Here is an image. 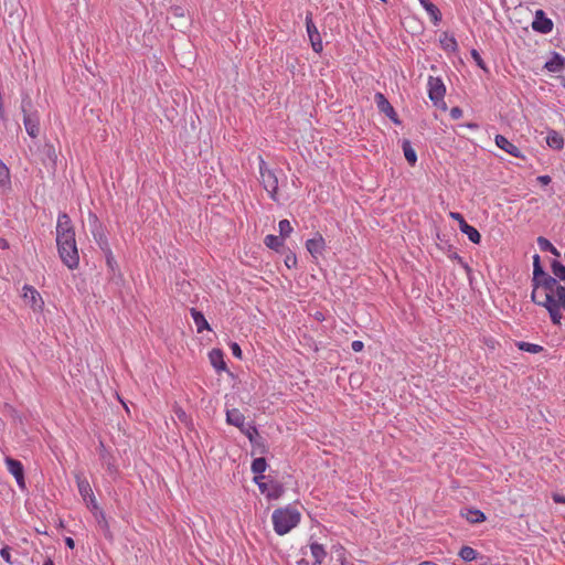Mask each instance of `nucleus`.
<instances>
[{
  "label": "nucleus",
  "mask_w": 565,
  "mask_h": 565,
  "mask_svg": "<svg viewBox=\"0 0 565 565\" xmlns=\"http://www.w3.org/2000/svg\"><path fill=\"white\" fill-rule=\"evenodd\" d=\"M531 298L536 305L547 309L554 324H561L562 311H565V282L562 284L552 277L534 287Z\"/></svg>",
  "instance_id": "nucleus-1"
},
{
  "label": "nucleus",
  "mask_w": 565,
  "mask_h": 565,
  "mask_svg": "<svg viewBox=\"0 0 565 565\" xmlns=\"http://www.w3.org/2000/svg\"><path fill=\"white\" fill-rule=\"evenodd\" d=\"M56 244L62 262L70 268L75 269L79 265V255L75 239V230L71 217L62 213L56 223Z\"/></svg>",
  "instance_id": "nucleus-2"
},
{
  "label": "nucleus",
  "mask_w": 565,
  "mask_h": 565,
  "mask_svg": "<svg viewBox=\"0 0 565 565\" xmlns=\"http://www.w3.org/2000/svg\"><path fill=\"white\" fill-rule=\"evenodd\" d=\"M300 520L301 513L291 505L276 509L271 515L274 530L278 535L289 533L299 524Z\"/></svg>",
  "instance_id": "nucleus-3"
},
{
  "label": "nucleus",
  "mask_w": 565,
  "mask_h": 565,
  "mask_svg": "<svg viewBox=\"0 0 565 565\" xmlns=\"http://www.w3.org/2000/svg\"><path fill=\"white\" fill-rule=\"evenodd\" d=\"M259 173H260V181L264 186V189L268 192L269 196L274 201H278L277 199V191H278V179L273 170H270L266 162L260 159L259 162Z\"/></svg>",
  "instance_id": "nucleus-4"
},
{
  "label": "nucleus",
  "mask_w": 565,
  "mask_h": 565,
  "mask_svg": "<svg viewBox=\"0 0 565 565\" xmlns=\"http://www.w3.org/2000/svg\"><path fill=\"white\" fill-rule=\"evenodd\" d=\"M427 89L429 99L436 105L445 106L444 97L446 94V87L444 82L439 77L429 76L427 81Z\"/></svg>",
  "instance_id": "nucleus-5"
},
{
  "label": "nucleus",
  "mask_w": 565,
  "mask_h": 565,
  "mask_svg": "<svg viewBox=\"0 0 565 565\" xmlns=\"http://www.w3.org/2000/svg\"><path fill=\"white\" fill-rule=\"evenodd\" d=\"M22 298L24 302L34 311L42 312L44 308V300L40 292L30 285H24L22 288Z\"/></svg>",
  "instance_id": "nucleus-6"
},
{
  "label": "nucleus",
  "mask_w": 565,
  "mask_h": 565,
  "mask_svg": "<svg viewBox=\"0 0 565 565\" xmlns=\"http://www.w3.org/2000/svg\"><path fill=\"white\" fill-rule=\"evenodd\" d=\"M306 28L312 50L316 53H320L323 49L322 40L316 24L313 23L311 13H307L306 15Z\"/></svg>",
  "instance_id": "nucleus-7"
},
{
  "label": "nucleus",
  "mask_w": 565,
  "mask_h": 565,
  "mask_svg": "<svg viewBox=\"0 0 565 565\" xmlns=\"http://www.w3.org/2000/svg\"><path fill=\"white\" fill-rule=\"evenodd\" d=\"M23 124L28 135L31 138H36L40 135V116L38 111L26 113L23 108Z\"/></svg>",
  "instance_id": "nucleus-8"
},
{
  "label": "nucleus",
  "mask_w": 565,
  "mask_h": 565,
  "mask_svg": "<svg viewBox=\"0 0 565 565\" xmlns=\"http://www.w3.org/2000/svg\"><path fill=\"white\" fill-rule=\"evenodd\" d=\"M374 100L381 113L385 114L395 124H399L396 111L382 93H376L374 96Z\"/></svg>",
  "instance_id": "nucleus-9"
},
{
  "label": "nucleus",
  "mask_w": 565,
  "mask_h": 565,
  "mask_svg": "<svg viewBox=\"0 0 565 565\" xmlns=\"http://www.w3.org/2000/svg\"><path fill=\"white\" fill-rule=\"evenodd\" d=\"M326 246V239L320 233H317L312 238L306 242L307 250L316 259L323 254Z\"/></svg>",
  "instance_id": "nucleus-10"
},
{
  "label": "nucleus",
  "mask_w": 565,
  "mask_h": 565,
  "mask_svg": "<svg viewBox=\"0 0 565 565\" xmlns=\"http://www.w3.org/2000/svg\"><path fill=\"white\" fill-rule=\"evenodd\" d=\"M532 28L541 33H550L553 30V22L545 15L543 10H537L532 22Z\"/></svg>",
  "instance_id": "nucleus-11"
},
{
  "label": "nucleus",
  "mask_w": 565,
  "mask_h": 565,
  "mask_svg": "<svg viewBox=\"0 0 565 565\" xmlns=\"http://www.w3.org/2000/svg\"><path fill=\"white\" fill-rule=\"evenodd\" d=\"M552 276H550L547 273H545L541 266L540 256L535 254L533 256V279L532 285L533 288L540 286L541 284H544L547 281V279H551Z\"/></svg>",
  "instance_id": "nucleus-12"
},
{
  "label": "nucleus",
  "mask_w": 565,
  "mask_h": 565,
  "mask_svg": "<svg viewBox=\"0 0 565 565\" xmlns=\"http://www.w3.org/2000/svg\"><path fill=\"white\" fill-rule=\"evenodd\" d=\"M6 465L9 470V472L15 478L17 483L20 488H24V473H23V466L19 460H15L13 458H7Z\"/></svg>",
  "instance_id": "nucleus-13"
},
{
  "label": "nucleus",
  "mask_w": 565,
  "mask_h": 565,
  "mask_svg": "<svg viewBox=\"0 0 565 565\" xmlns=\"http://www.w3.org/2000/svg\"><path fill=\"white\" fill-rule=\"evenodd\" d=\"M494 140L495 145L509 154L515 158H524L521 150L514 143L509 141L504 136L497 135Z\"/></svg>",
  "instance_id": "nucleus-14"
},
{
  "label": "nucleus",
  "mask_w": 565,
  "mask_h": 565,
  "mask_svg": "<svg viewBox=\"0 0 565 565\" xmlns=\"http://www.w3.org/2000/svg\"><path fill=\"white\" fill-rule=\"evenodd\" d=\"M209 360L212 366L217 371L222 372L226 370V364L224 361V354L220 349H213L209 353Z\"/></svg>",
  "instance_id": "nucleus-15"
},
{
  "label": "nucleus",
  "mask_w": 565,
  "mask_h": 565,
  "mask_svg": "<svg viewBox=\"0 0 565 565\" xmlns=\"http://www.w3.org/2000/svg\"><path fill=\"white\" fill-rule=\"evenodd\" d=\"M226 422L230 425H233L239 428L241 430H244L245 416L237 408L226 411Z\"/></svg>",
  "instance_id": "nucleus-16"
},
{
  "label": "nucleus",
  "mask_w": 565,
  "mask_h": 565,
  "mask_svg": "<svg viewBox=\"0 0 565 565\" xmlns=\"http://www.w3.org/2000/svg\"><path fill=\"white\" fill-rule=\"evenodd\" d=\"M423 8L426 10L428 15L430 17L434 24H438L441 20V12L440 10L429 0H419Z\"/></svg>",
  "instance_id": "nucleus-17"
},
{
  "label": "nucleus",
  "mask_w": 565,
  "mask_h": 565,
  "mask_svg": "<svg viewBox=\"0 0 565 565\" xmlns=\"http://www.w3.org/2000/svg\"><path fill=\"white\" fill-rule=\"evenodd\" d=\"M311 556L315 558V562L312 565H321L324 557L327 556V552L323 547V545L312 542L309 544Z\"/></svg>",
  "instance_id": "nucleus-18"
},
{
  "label": "nucleus",
  "mask_w": 565,
  "mask_h": 565,
  "mask_svg": "<svg viewBox=\"0 0 565 565\" xmlns=\"http://www.w3.org/2000/svg\"><path fill=\"white\" fill-rule=\"evenodd\" d=\"M191 316L193 318V321L196 326V331L199 333L203 332L204 330H211V327L207 322V320L205 319L204 315L200 311H198L196 309L192 308L191 309Z\"/></svg>",
  "instance_id": "nucleus-19"
},
{
  "label": "nucleus",
  "mask_w": 565,
  "mask_h": 565,
  "mask_svg": "<svg viewBox=\"0 0 565 565\" xmlns=\"http://www.w3.org/2000/svg\"><path fill=\"white\" fill-rule=\"evenodd\" d=\"M76 483H77L78 492L82 495L84 501H87L89 498L94 497L92 487L86 478L77 477Z\"/></svg>",
  "instance_id": "nucleus-20"
},
{
  "label": "nucleus",
  "mask_w": 565,
  "mask_h": 565,
  "mask_svg": "<svg viewBox=\"0 0 565 565\" xmlns=\"http://www.w3.org/2000/svg\"><path fill=\"white\" fill-rule=\"evenodd\" d=\"M439 42H440L441 47L445 51L456 52L458 50V43H457L455 36L449 34V33H447V32H444L440 35Z\"/></svg>",
  "instance_id": "nucleus-21"
},
{
  "label": "nucleus",
  "mask_w": 565,
  "mask_h": 565,
  "mask_svg": "<svg viewBox=\"0 0 565 565\" xmlns=\"http://www.w3.org/2000/svg\"><path fill=\"white\" fill-rule=\"evenodd\" d=\"M545 67L548 72L557 73L564 70L565 58L558 54H555L550 61L545 63Z\"/></svg>",
  "instance_id": "nucleus-22"
},
{
  "label": "nucleus",
  "mask_w": 565,
  "mask_h": 565,
  "mask_svg": "<svg viewBox=\"0 0 565 565\" xmlns=\"http://www.w3.org/2000/svg\"><path fill=\"white\" fill-rule=\"evenodd\" d=\"M403 152L407 162L413 167L417 162V154L414 148L411 145V141L404 139L402 142Z\"/></svg>",
  "instance_id": "nucleus-23"
},
{
  "label": "nucleus",
  "mask_w": 565,
  "mask_h": 565,
  "mask_svg": "<svg viewBox=\"0 0 565 565\" xmlns=\"http://www.w3.org/2000/svg\"><path fill=\"white\" fill-rule=\"evenodd\" d=\"M546 143L553 149H562L564 147V138L557 131H550L546 137Z\"/></svg>",
  "instance_id": "nucleus-24"
},
{
  "label": "nucleus",
  "mask_w": 565,
  "mask_h": 565,
  "mask_svg": "<svg viewBox=\"0 0 565 565\" xmlns=\"http://www.w3.org/2000/svg\"><path fill=\"white\" fill-rule=\"evenodd\" d=\"M10 185H11L10 170L4 164V162L0 159V186L3 189H9Z\"/></svg>",
  "instance_id": "nucleus-25"
},
{
  "label": "nucleus",
  "mask_w": 565,
  "mask_h": 565,
  "mask_svg": "<svg viewBox=\"0 0 565 565\" xmlns=\"http://www.w3.org/2000/svg\"><path fill=\"white\" fill-rule=\"evenodd\" d=\"M460 231L462 233H465L468 238L475 243V244H479L480 241H481V235L480 233L478 232V230L471 225H469L468 223L463 224L461 227H460Z\"/></svg>",
  "instance_id": "nucleus-26"
},
{
  "label": "nucleus",
  "mask_w": 565,
  "mask_h": 565,
  "mask_svg": "<svg viewBox=\"0 0 565 565\" xmlns=\"http://www.w3.org/2000/svg\"><path fill=\"white\" fill-rule=\"evenodd\" d=\"M516 347L519 350L529 352L532 354L541 353L544 350V348L542 345H539L535 343H530V342H524V341L516 342Z\"/></svg>",
  "instance_id": "nucleus-27"
},
{
  "label": "nucleus",
  "mask_w": 565,
  "mask_h": 565,
  "mask_svg": "<svg viewBox=\"0 0 565 565\" xmlns=\"http://www.w3.org/2000/svg\"><path fill=\"white\" fill-rule=\"evenodd\" d=\"M264 243L268 248L278 252L284 245V239L276 235L269 234L265 237Z\"/></svg>",
  "instance_id": "nucleus-28"
},
{
  "label": "nucleus",
  "mask_w": 565,
  "mask_h": 565,
  "mask_svg": "<svg viewBox=\"0 0 565 565\" xmlns=\"http://www.w3.org/2000/svg\"><path fill=\"white\" fill-rule=\"evenodd\" d=\"M95 519H96L99 527L103 530L105 536L111 537L109 524H108L105 513L103 511H98V513H95Z\"/></svg>",
  "instance_id": "nucleus-29"
},
{
  "label": "nucleus",
  "mask_w": 565,
  "mask_h": 565,
  "mask_svg": "<svg viewBox=\"0 0 565 565\" xmlns=\"http://www.w3.org/2000/svg\"><path fill=\"white\" fill-rule=\"evenodd\" d=\"M551 267L554 275L553 278L557 279L559 282L564 281L565 284V266L562 263L554 260Z\"/></svg>",
  "instance_id": "nucleus-30"
},
{
  "label": "nucleus",
  "mask_w": 565,
  "mask_h": 565,
  "mask_svg": "<svg viewBox=\"0 0 565 565\" xmlns=\"http://www.w3.org/2000/svg\"><path fill=\"white\" fill-rule=\"evenodd\" d=\"M267 468V462L265 458H256L252 462V471L255 473V476H264V472Z\"/></svg>",
  "instance_id": "nucleus-31"
},
{
  "label": "nucleus",
  "mask_w": 565,
  "mask_h": 565,
  "mask_svg": "<svg viewBox=\"0 0 565 565\" xmlns=\"http://www.w3.org/2000/svg\"><path fill=\"white\" fill-rule=\"evenodd\" d=\"M466 518L472 524L481 523L486 520L484 513L477 509L468 510Z\"/></svg>",
  "instance_id": "nucleus-32"
},
{
  "label": "nucleus",
  "mask_w": 565,
  "mask_h": 565,
  "mask_svg": "<svg viewBox=\"0 0 565 565\" xmlns=\"http://www.w3.org/2000/svg\"><path fill=\"white\" fill-rule=\"evenodd\" d=\"M477 555V551L470 546H463L459 552V556L466 562H471L476 559Z\"/></svg>",
  "instance_id": "nucleus-33"
},
{
  "label": "nucleus",
  "mask_w": 565,
  "mask_h": 565,
  "mask_svg": "<svg viewBox=\"0 0 565 565\" xmlns=\"http://www.w3.org/2000/svg\"><path fill=\"white\" fill-rule=\"evenodd\" d=\"M284 492L282 486L278 483H270L269 490L267 491V498L271 500L278 499Z\"/></svg>",
  "instance_id": "nucleus-34"
},
{
  "label": "nucleus",
  "mask_w": 565,
  "mask_h": 565,
  "mask_svg": "<svg viewBox=\"0 0 565 565\" xmlns=\"http://www.w3.org/2000/svg\"><path fill=\"white\" fill-rule=\"evenodd\" d=\"M281 238L288 237L292 232V226L288 220H281L278 224Z\"/></svg>",
  "instance_id": "nucleus-35"
},
{
  "label": "nucleus",
  "mask_w": 565,
  "mask_h": 565,
  "mask_svg": "<svg viewBox=\"0 0 565 565\" xmlns=\"http://www.w3.org/2000/svg\"><path fill=\"white\" fill-rule=\"evenodd\" d=\"M265 476H255L254 481L258 484L262 493L267 495V491L269 490L270 484L264 482Z\"/></svg>",
  "instance_id": "nucleus-36"
},
{
  "label": "nucleus",
  "mask_w": 565,
  "mask_h": 565,
  "mask_svg": "<svg viewBox=\"0 0 565 565\" xmlns=\"http://www.w3.org/2000/svg\"><path fill=\"white\" fill-rule=\"evenodd\" d=\"M471 57L480 68L488 72V68L486 67V64L477 50L471 51Z\"/></svg>",
  "instance_id": "nucleus-37"
},
{
  "label": "nucleus",
  "mask_w": 565,
  "mask_h": 565,
  "mask_svg": "<svg viewBox=\"0 0 565 565\" xmlns=\"http://www.w3.org/2000/svg\"><path fill=\"white\" fill-rule=\"evenodd\" d=\"M85 502H86L87 508L93 512V514H94V515H95V513H98V511H102V510L99 509V505H98V503H97V500H96L95 495H94V497H92V498H89V499H88L87 501H85Z\"/></svg>",
  "instance_id": "nucleus-38"
},
{
  "label": "nucleus",
  "mask_w": 565,
  "mask_h": 565,
  "mask_svg": "<svg viewBox=\"0 0 565 565\" xmlns=\"http://www.w3.org/2000/svg\"><path fill=\"white\" fill-rule=\"evenodd\" d=\"M537 244L543 252L552 250L553 244L545 237H539Z\"/></svg>",
  "instance_id": "nucleus-39"
},
{
  "label": "nucleus",
  "mask_w": 565,
  "mask_h": 565,
  "mask_svg": "<svg viewBox=\"0 0 565 565\" xmlns=\"http://www.w3.org/2000/svg\"><path fill=\"white\" fill-rule=\"evenodd\" d=\"M96 242L97 244L99 245V247L106 252V250H110L109 249V245H108V241H107V237L104 235V234H100L98 237H96Z\"/></svg>",
  "instance_id": "nucleus-40"
},
{
  "label": "nucleus",
  "mask_w": 565,
  "mask_h": 565,
  "mask_svg": "<svg viewBox=\"0 0 565 565\" xmlns=\"http://www.w3.org/2000/svg\"><path fill=\"white\" fill-rule=\"evenodd\" d=\"M285 265L288 267V268H294L297 266V257L294 253H289L288 255H286L285 257Z\"/></svg>",
  "instance_id": "nucleus-41"
},
{
  "label": "nucleus",
  "mask_w": 565,
  "mask_h": 565,
  "mask_svg": "<svg viewBox=\"0 0 565 565\" xmlns=\"http://www.w3.org/2000/svg\"><path fill=\"white\" fill-rule=\"evenodd\" d=\"M230 349H231V351H232V354H233L235 358H237V359H239V360L243 358L242 349H241V347L238 345V343H236V342H232V343L230 344Z\"/></svg>",
  "instance_id": "nucleus-42"
},
{
  "label": "nucleus",
  "mask_w": 565,
  "mask_h": 565,
  "mask_svg": "<svg viewBox=\"0 0 565 565\" xmlns=\"http://www.w3.org/2000/svg\"><path fill=\"white\" fill-rule=\"evenodd\" d=\"M449 216H450L452 220H455V221H457V222H458V224H459V228H460L463 224H466V223H467V222H466V220L463 218V216H462L460 213H458V212H450V213H449Z\"/></svg>",
  "instance_id": "nucleus-43"
},
{
  "label": "nucleus",
  "mask_w": 565,
  "mask_h": 565,
  "mask_svg": "<svg viewBox=\"0 0 565 565\" xmlns=\"http://www.w3.org/2000/svg\"><path fill=\"white\" fill-rule=\"evenodd\" d=\"M0 555L7 563L12 564L9 546L2 547L0 550Z\"/></svg>",
  "instance_id": "nucleus-44"
},
{
  "label": "nucleus",
  "mask_w": 565,
  "mask_h": 565,
  "mask_svg": "<svg viewBox=\"0 0 565 565\" xmlns=\"http://www.w3.org/2000/svg\"><path fill=\"white\" fill-rule=\"evenodd\" d=\"M106 263L109 268L114 269V265L116 264L111 250H106Z\"/></svg>",
  "instance_id": "nucleus-45"
},
{
  "label": "nucleus",
  "mask_w": 565,
  "mask_h": 565,
  "mask_svg": "<svg viewBox=\"0 0 565 565\" xmlns=\"http://www.w3.org/2000/svg\"><path fill=\"white\" fill-rule=\"evenodd\" d=\"M351 348L354 352H361L364 348V343L360 340H355L352 342Z\"/></svg>",
  "instance_id": "nucleus-46"
},
{
  "label": "nucleus",
  "mask_w": 565,
  "mask_h": 565,
  "mask_svg": "<svg viewBox=\"0 0 565 565\" xmlns=\"http://www.w3.org/2000/svg\"><path fill=\"white\" fill-rule=\"evenodd\" d=\"M450 116L452 119H459L462 116V110L459 107L450 109Z\"/></svg>",
  "instance_id": "nucleus-47"
},
{
  "label": "nucleus",
  "mask_w": 565,
  "mask_h": 565,
  "mask_svg": "<svg viewBox=\"0 0 565 565\" xmlns=\"http://www.w3.org/2000/svg\"><path fill=\"white\" fill-rule=\"evenodd\" d=\"M242 431L249 438V440H253L254 434H257V429L255 427L244 428Z\"/></svg>",
  "instance_id": "nucleus-48"
},
{
  "label": "nucleus",
  "mask_w": 565,
  "mask_h": 565,
  "mask_svg": "<svg viewBox=\"0 0 565 565\" xmlns=\"http://www.w3.org/2000/svg\"><path fill=\"white\" fill-rule=\"evenodd\" d=\"M537 182H540L542 185H547L551 183L552 179L550 175H540L537 177Z\"/></svg>",
  "instance_id": "nucleus-49"
},
{
  "label": "nucleus",
  "mask_w": 565,
  "mask_h": 565,
  "mask_svg": "<svg viewBox=\"0 0 565 565\" xmlns=\"http://www.w3.org/2000/svg\"><path fill=\"white\" fill-rule=\"evenodd\" d=\"M553 499L556 503H565V497L562 494H554Z\"/></svg>",
  "instance_id": "nucleus-50"
},
{
  "label": "nucleus",
  "mask_w": 565,
  "mask_h": 565,
  "mask_svg": "<svg viewBox=\"0 0 565 565\" xmlns=\"http://www.w3.org/2000/svg\"><path fill=\"white\" fill-rule=\"evenodd\" d=\"M65 543L70 548H74L75 546L74 540L72 537H66Z\"/></svg>",
  "instance_id": "nucleus-51"
},
{
  "label": "nucleus",
  "mask_w": 565,
  "mask_h": 565,
  "mask_svg": "<svg viewBox=\"0 0 565 565\" xmlns=\"http://www.w3.org/2000/svg\"><path fill=\"white\" fill-rule=\"evenodd\" d=\"M553 255L559 256V252L553 246L552 250H550Z\"/></svg>",
  "instance_id": "nucleus-52"
},
{
  "label": "nucleus",
  "mask_w": 565,
  "mask_h": 565,
  "mask_svg": "<svg viewBox=\"0 0 565 565\" xmlns=\"http://www.w3.org/2000/svg\"><path fill=\"white\" fill-rule=\"evenodd\" d=\"M43 565H54L52 559H46Z\"/></svg>",
  "instance_id": "nucleus-53"
},
{
  "label": "nucleus",
  "mask_w": 565,
  "mask_h": 565,
  "mask_svg": "<svg viewBox=\"0 0 565 565\" xmlns=\"http://www.w3.org/2000/svg\"><path fill=\"white\" fill-rule=\"evenodd\" d=\"M177 413L179 415V418H181V417H183L185 415L184 412H182V411H180V413L179 412H177Z\"/></svg>",
  "instance_id": "nucleus-54"
},
{
  "label": "nucleus",
  "mask_w": 565,
  "mask_h": 565,
  "mask_svg": "<svg viewBox=\"0 0 565 565\" xmlns=\"http://www.w3.org/2000/svg\"><path fill=\"white\" fill-rule=\"evenodd\" d=\"M481 565H487V564H481Z\"/></svg>",
  "instance_id": "nucleus-55"
}]
</instances>
